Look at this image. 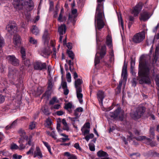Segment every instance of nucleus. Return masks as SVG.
<instances>
[{"label": "nucleus", "instance_id": "3", "mask_svg": "<svg viewBox=\"0 0 159 159\" xmlns=\"http://www.w3.org/2000/svg\"><path fill=\"white\" fill-rule=\"evenodd\" d=\"M13 4L14 7L17 9H21L25 5V7L28 9L30 11L32 10L34 8V4L32 0H14Z\"/></svg>", "mask_w": 159, "mask_h": 159}, {"label": "nucleus", "instance_id": "4", "mask_svg": "<svg viewBox=\"0 0 159 159\" xmlns=\"http://www.w3.org/2000/svg\"><path fill=\"white\" fill-rule=\"evenodd\" d=\"M146 108L142 105H139L135 108L134 111L130 113L131 116L134 119L140 118L145 111Z\"/></svg>", "mask_w": 159, "mask_h": 159}, {"label": "nucleus", "instance_id": "38", "mask_svg": "<svg viewBox=\"0 0 159 159\" xmlns=\"http://www.w3.org/2000/svg\"><path fill=\"white\" fill-rule=\"evenodd\" d=\"M81 130L83 135L85 136L87 134H88L89 133V129L82 128Z\"/></svg>", "mask_w": 159, "mask_h": 159}, {"label": "nucleus", "instance_id": "36", "mask_svg": "<svg viewBox=\"0 0 159 159\" xmlns=\"http://www.w3.org/2000/svg\"><path fill=\"white\" fill-rule=\"evenodd\" d=\"M52 81L53 80L52 79H49L48 80V88L49 90L51 89L53 86V83L52 82Z\"/></svg>", "mask_w": 159, "mask_h": 159}, {"label": "nucleus", "instance_id": "53", "mask_svg": "<svg viewBox=\"0 0 159 159\" xmlns=\"http://www.w3.org/2000/svg\"><path fill=\"white\" fill-rule=\"evenodd\" d=\"M22 157L21 155H19L17 154H14L13 155L12 158L13 159H20Z\"/></svg>", "mask_w": 159, "mask_h": 159}, {"label": "nucleus", "instance_id": "17", "mask_svg": "<svg viewBox=\"0 0 159 159\" xmlns=\"http://www.w3.org/2000/svg\"><path fill=\"white\" fill-rule=\"evenodd\" d=\"M16 27L15 23L12 22H10L6 27V30L11 34H12L14 30V28Z\"/></svg>", "mask_w": 159, "mask_h": 159}, {"label": "nucleus", "instance_id": "2", "mask_svg": "<svg viewBox=\"0 0 159 159\" xmlns=\"http://www.w3.org/2000/svg\"><path fill=\"white\" fill-rule=\"evenodd\" d=\"M104 0H97L98 4L95 16V23L96 30H100L103 28L105 24L103 21V7L102 2Z\"/></svg>", "mask_w": 159, "mask_h": 159}, {"label": "nucleus", "instance_id": "23", "mask_svg": "<svg viewBox=\"0 0 159 159\" xmlns=\"http://www.w3.org/2000/svg\"><path fill=\"white\" fill-rule=\"evenodd\" d=\"M66 30V25L63 24L61 25L58 27V31L60 35H62L65 33Z\"/></svg>", "mask_w": 159, "mask_h": 159}, {"label": "nucleus", "instance_id": "44", "mask_svg": "<svg viewBox=\"0 0 159 159\" xmlns=\"http://www.w3.org/2000/svg\"><path fill=\"white\" fill-rule=\"evenodd\" d=\"M98 53V52H97L95 55V65H96L98 64L99 63L100 61V60L99 58V57L97 56V54Z\"/></svg>", "mask_w": 159, "mask_h": 159}, {"label": "nucleus", "instance_id": "60", "mask_svg": "<svg viewBox=\"0 0 159 159\" xmlns=\"http://www.w3.org/2000/svg\"><path fill=\"white\" fill-rule=\"evenodd\" d=\"M128 133L129 135L128 136V139L129 140H131L134 138L133 135L131 132H129Z\"/></svg>", "mask_w": 159, "mask_h": 159}, {"label": "nucleus", "instance_id": "57", "mask_svg": "<svg viewBox=\"0 0 159 159\" xmlns=\"http://www.w3.org/2000/svg\"><path fill=\"white\" fill-rule=\"evenodd\" d=\"M155 80L156 81V83L157 85L159 86V76L157 75L156 76Z\"/></svg>", "mask_w": 159, "mask_h": 159}, {"label": "nucleus", "instance_id": "33", "mask_svg": "<svg viewBox=\"0 0 159 159\" xmlns=\"http://www.w3.org/2000/svg\"><path fill=\"white\" fill-rule=\"evenodd\" d=\"M46 132L48 135L52 137L54 139H57V135L55 134L54 131H52L51 132L48 131H47Z\"/></svg>", "mask_w": 159, "mask_h": 159}, {"label": "nucleus", "instance_id": "28", "mask_svg": "<svg viewBox=\"0 0 159 159\" xmlns=\"http://www.w3.org/2000/svg\"><path fill=\"white\" fill-rule=\"evenodd\" d=\"M76 16H73V15H69L68 18V22H71L72 23L73 25H74L75 22V18Z\"/></svg>", "mask_w": 159, "mask_h": 159}, {"label": "nucleus", "instance_id": "56", "mask_svg": "<svg viewBox=\"0 0 159 159\" xmlns=\"http://www.w3.org/2000/svg\"><path fill=\"white\" fill-rule=\"evenodd\" d=\"M90 127V125L89 123L87 122L85 123L83 127L82 128H84L85 129L87 128V129H89Z\"/></svg>", "mask_w": 159, "mask_h": 159}, {"label": "nucleus", "instance_id": "8", "mask_svg": "<svg viewBox=\"0 0 159 159\" xmlns=\"http://www.w3.org/2000/svg\"><path fill=\"white\" fill-rule=\"evenodd\" d=\"M135 138L136 140L139 141L146 140V144L148 145H150L152 147L155 146L157 145L155 142L152 141L150 139L147 138L144 136H140L137 137H135Z\"/></svg>", "mask_w": 159, "mask_h": 159}, {"label": "nucleus", "instance_id": "5", "mask_svg": "<svg viewBox=\"0 0 159 159\" xmlns=\"http://www.w3.org/2000/svg\"><path fill=\"white\" fill-rule=\"evenodd\" d=\"M124 113L121 111L119 108L117 109L115 111L110 112V116L111 118L113 119H117L120 120H123Z\"/></svg>", "mask_w": 159, "mask_h": 159}, {"label": "nucleus", "instance_id": "62", "mask_svg": "<svg viewBox=\"0 0 159 159\" xmlns=\"http://www.w3.org/2000/svg\"><path fill=\"white\" fill-rule=\"evenodd\" d=\"M53 53L52 55V57L53 58H56V49L53 47Z\"/></svg>", "mask_w": 159, "mask_h": 159}, {"label": "nucleus", "instance_id": "15", "mask_svg": "<svg viewBox=\"0 0 159 159\" xmlns=\"http://www.w3.org/2000/svg\"><path fill=\"white\" fill-rule=\"evenodd\" d=\"M45 47L42 48L41 50L40 54L42 56L46 57L50 55L51 52L49 49L48 45H45Z\"/></svg>", "mask_w": 159, "mask_h": 159}, {"label": "nucleus", "instance_id": "27", "mask_svg": "<svg viewBox=\"0 0 159 159\" xmlns=\"http://www.w3.org/2000/svg\"><path fill=\"white\" fill-rule=\"evenodd\" d=\"M24 140L22 139H20V140L19 141V143L20 144L19 145V149L20 150H23L25 148V146L24 144H23V143L24 142Z\"/></svg>", "mask_w": 159, "mask_h": 159}, {"label": "nucleus", "instance_id": "43", "mask_svg": "<svg viewBox=\"0 0 159 159\" xmlns=\"http://www.w3.org/2000/svg\"><path fill=\"white\" fill-rule=\"evenodd\" d=\"M29 41L30 43L33 44H35L37 43V40L32 37L30 38Z\"/></svg>", "mask_w": 159, "mask_h": 159}, {"label": "nucleus", "instance_id": "52", "mask_svg": "<svg viewBox=\"0 0 159 159\" xmlns=\"http://www.w3.org/2000/svg\"><path fill=\"white\" fill-rule=\"evenodd\" d=\"M35 122H31L29 128L31 129H34L35 127Z\"/></svg>", "mask_w": 159, "mask_h": 159}, {"label": "nucleus", "instance_id": "19", "mask_svg": "<svg viewBox=\"0 0 159 159\" xmlns=\"http://www.w3.org/2000/svg\"><path fill=\"white\" fill-rule=\"evenodd\" d=\"M33 155L34 157H37L38 158H42L43 155L39 147H36V150L34 152Z\"/></svg>", "mask_w": 159, "mask_h": 159}, {"label": "nucleus", "instance_id": "29", "mask_svg": "<svg viewBox=\"0 0 159 159\" xmlns=\"http://www.w3.org/2000/svg\"><path fill=\"white\" fill-rule=\"evenodd\" d=\"M31 31L33 34L35 35H37L39 33V30L38 28L35 25L33 26Z\"/></svg>", "mask_w": 159, "mask_h": 159}, {"label": "nucleus", "instance_id": "30", "mask_svg": "<svg viewBox=\"0 0 159 159\" xmlns=\"http://www.w3.org/2000/svg\"><path fill=\"white\" fill-rule=\"evenodd\" d=\"M51 94V93L49 91H47L43 94L42 98L48 100L50 97Z\"/></svg>", "mask_w": 159, "mask_h": 159}, {"label": "nucleus", "instance_id": "37", "mask_svg": "<svg viewBox=\"0 0 159 159\" xmlns=\"http://www.w3.org/2000/svg\"><path fill=\"white\" fill-rule=\"evenodd\" d=\"M17 121L16 120H15L10 125H8L6 127V129H9L11 128H13L15 126L16 124Z\"/></svg>", "mask_w": 159, "mask_h": 159}, {"label": "nucleus", "instance_id": "6", "mask_svg": "<svg viewBox=\"0 0 159 159\" xmlns=\"http://www.w3.org/2000/svg\"><path fill=\"white\" fill-rule=\"evenodd\" d=\"M145 38V33L143 31L136 34L133 36V42L135 43H139L142 42Z\"/></svg>", "mask_w": 159, "mask_h": 159}, {"label": "nucleus", "instance_id": "21", "mask_svg": "<svg viewBox=\"0 0 159 159\" xmlns=\"http://www.w3.org/2000/svg\"><path fill=\"white\" fill-rule=\"evenodd\" d=\"M76 91L77 98L79 102L81 104L83 103V102L82 99L83 95L81 93L82 91V89H78L76 90Z\"/></svg>", "mask_w": 159, "mask_h": 159}, {"label": "nucleus", "instance_id": "59", "mask_svg": "<svg viewBox=\"0 0 159 159\" xmlns=\"http://www.w3.org/2000/svg\"><path fill=\"white\" fill-rule=\"evenodd\" d=\"M77 10L76 9H73L72 10V14L70 15H73V16H76V14L77 12Z\"/></svg>", "mask_w": 159, "mask_h": 159}, {"label": "nucleus", "instance_id": "48", "mask_svg": "<svg viewBox=\"0 0 159 159\" xmlns=\"http://www.w3.org/2000/svg\"><path fill=\"white\" fill-rule=\"evenodd\" d=\"M19 148V146L15 143H12L11 146V149L12 150L18 149Z\"/></svg>", "mask_w": 159, "mask_h": 159}, {"label": "nucleus", "instance_id": "10", "mask_svg": "<svg viewBox=\"0 0 159 159\" xmlns=\"http://www.w3.org/2000/svg\"><path fill=\"white\" fill-rule=\"evenodd\" d=\"M143 7V3L140 2L137 4L134 7L132 11V13L135 16H137Z\"/></svg>", "mask_w": 159, "mask_h": 159}, {"label": "nucleus", "instance_id": "26", "mask_svg": "<svg viewBox=\"0 0 159 159\" xmlns=\"http://www.w3.org/2000/svg\"><path fill=\"white\" fill-rule=\"evenodd\" d=\"M98 156L100 157H107L108 156L107 153L102 150L98 151L97 153Z\"/></svg>", "mask_w": 159, "mask_h": 159}, {"label": "nucleus", "instance_id": "12", "mask_svg": "<svg viewBox=\"0 0 159 159\" xmlns=\"http://www.w3.org/2000/svg\"><path fill=\"white\" fill-rule=\"evenodd\" d=\"M83 111V109L81 107H79L77 108L74 111V114L76 116L75 117L71 118L69 117V118L73 122H75L76 120L77 119V117H79L80 115V113Z\"/></svg>", "mask_w": 159, "mask_h": 159}, {"label": "nucleus", "instance_id": "61", "mask_svg": "<svg viewBox=\"0 0 159 159\" xmlns=\"http://www.w3.org/2000/svg\"><path fill=\"white\" fill-rule=\"evenodd\" d=\"M63 16L61 13H60L58 18V21L60 22H63V20L62 19Z\"/></svg>", "mask_w": 159, "mask_h": 159}, {"label": "nucleus", "instance_id": "20", "mask_svg": "<svg viewBox=\"0 0 159 159\" xmlns=\"http://www.w3.org/2000/svg\"><path fill=\"white\" fill-rule=\"evenodd\" d=\"M107 49L106 46L104 45L102 46L99 52H98L100 55V57L101 59L102 58L106 53Z\"/></svg>", "mask_w": 159, "mask_h": 159}, {"label": "nucleus", "instance_id": "25", "mask_svg": "<svg viewBox=\"0 0 159 159\" xmlns=\"http://www.w3.org/2000/svg\"><path fill=\"white\" fill-rule=\"evenodd\" d=\"M104 93L101 91H99L97 93V97L99 102L102 103L104 98Z\"/></svg>", "mask_w": 159, "mask_h": 159}, {"label": "nucleus", "instance_id": "40", "mask_svg": "<svg viewBox=\"0 0 159 159\" xmlns=\"http://www.w3.org/2000/svg\"><path fill=\"white\" fill-rule=\"evenodd\" d=\"M67 53L68 56L73 60L74 58V55L73 52L70 50H67Z\"/></svg>", "mask_w": 159, "mask_h": 159}, {"label": "nucleus", "instance_id": "34", "mask_svg": "<svg viewBox=\"0 0 159 159\" xmlns=\"http://www.w3.org/2000/svg\"><path fill=\"white\" fill-rule=\"evenodd\" d=\"M72 103L70 102H69L65 104L64 108L70 112L71 111L70 109L72 108Z\"/></svg>", "mask_w": 159, "mask_h": 159}, {"label": "nucleus", "instance_id": "63", "mask_svg": "<svg viewBox=\"0 0 159 159\" xmlns=\"http://www.w3.org/2000/svg\"><path fill=\"white\" fill-rule=\"evenodd\" d=\"M62 88L64 89H66L67 88L66 83V82H62Z\"/></svg>", "mask_w": 159, "mask_h": 159}, {"label": "nucleus", "instance_id": "41", "mask_svg": "<svg viewBox=\"0 0 159 159\" xmlns=\"http://www.w3.org/2000/svg\"><path fill=\"white\" fill-rule=\"evenodd\" d=\"M121 76L123 77V80L126 81L127 76V71L122 70Z\"/></svg>", "mask_w": 159, "mask_h": 159}, {"label": "nucleus", "instance_id": "50", "mask_svg": "<svg viewBox=\"0 0 159 159\" xmlns=\"http://www.w3.org/2000/svg\"><path fill=\"white\" fill-rule=\"evenodd\" d=\"M4 41L3 38L0 36V48H2L4 45Z\"/></svg>", "mask_w": 159, "mask_h": 159}, {"label": "nucleus", "instance_id": "55", "mask_svg": "<svg viewBox=\"0 0 159 159\" xmlns=\"http://www.w3.org/2000/svg\"><path fill=\"white\" fill-rule=\"evenodd\" d=\"M5 101V97L2 94H0V104L4 102Z\"/></svg>", "mask_w": 159, "mask_h": 159}, {"label": "nucleus", "instance_id": "64", "mask_svg": "<svg viewBox=\"0 0 159 159\" xmlns=\"http://www.w3.org/2000/svg\"><path fill=\"white\" fill-rule=\"evenodd\" d=\"M68 159H77L76 157L73 154L71 155L69 157Z\"/></svg>", "mask_w": 159, "mask_h": 159}, {"label": "nucleus", "instance_id": "9", "mask_svg": "<svg viewBox=\"0 0 159 159\" xmlns=\"http://www.w3.org/2000/svg\"><path fill=\"white\" fill-rule=\"evenodd\" d=\"M34 68L35 70H42L46 69V65L45 63H43L40 61H37L33 64Z\"/></svg>", "mask_w": 159, "mask_h": 159}, {"label": "nucleus", "instance_id": "45", "mask_svg": "<svg viewBox=\"0 0 159 159\" xmlns=\"http://www.w3.org/2000/svg\"><path fill=\"white\" fill-rule=\"evenodd\" d=\"M118 19L120 25L121 26L122 29L123 30L124 29V26L123 20L122 19L121 17V16L120 17V19L119 17H118Z\"/></svg>", "mask_w": 159, "mask_h": 159}, {"label": "nucleus", "instance_id": "14", "mask_svg": "<svg viewBox=\"0 0 159 159\" xmlns=\"http://www.w3.org/2000/svg\"><path fill=\"white\" fill-rule=\"evenodd\" d=\"M7 59L9 61L11 64L15 66L19 65V61L14 55H9L7 57Z\"/></svg>", "mask_w": 159, "mask_h": 159}, {"label": "nucleus", "instance_id": "22", "mask_svg": "<svg viewBox=\"0 0 159 159\" xmlns=\"http://www.w3.org/2000/svg\"><path fill=\"white\" fill-rule=\"evenodd\" d=\"M112 40L111 36L109 35H107V37L106 43L108 47L110 48H112Z\"/></svg>", "mask_w": 159, "mask_h": 159}, {"label": "nucleus", "instance_id": "16", "mask_svg": "<svg viewBox=\"0 0 159 159\" xmlns=\"http://www.w3.org/2000/svg\"><path fill=\"white\" fill-rule=\"evenodd\" d=\"M150 17L149 13L143 10L142 12L140 14L139 19L141 21H145L148 19Z\"/></svg>", "mask_w": 159, "mask_h": 159}, {"label": "nucleus", "instance_id": "47", "mask_svg": "<svg viewBox=\"0 0 159 159\" xmlns=\"http://www.w3.org/2000/svg\"><path fill=\"white\" fill-rule=\"evenodd\" d=\"M61 108V105L59 104L55 105L53 106H52L50 107V109L51 110H53V109H58Z\"/></svg>", "mask_w": 159, "mask_h": 159}, {"label": "nucleus", "instance_id": "7", "mask_svg": "<svg viewBox=\"0 0 159 159\" xmlns=\"http://www.w3.org/2000/svg\"><path fill=\"white\" fill-rule=\"evenodd\" d=\"M18 132L20 136L21 137L20 139H22L23 140L25 139L27 142V143H26V144H28L29 145H31L32 137V136L31 135H30L29 136H28L26 135V133L25 130L22 129H20Z\"/></svg>", "mask_w": 159, "mask_h": 159}, {"label": "nucleus", "instance_id": "54", "mask_svg": "<svg viewBox=\"0 0 159 159\" xmlns=\"http://www.w3.org/2000/svg\"><path fill=\"white\" fill-rule=\"evenodd\" d=\"M34 149V148L33 146H32L30 149V150L27 152L26 154L27 155L32 154L33 155V151Z\"/></svg>", "mask_w": 159, "mask_h": 159}, {"label": "nucleus", "instance_id": "1", "mask_svg": "<svg viewBox=\"0 0 159 159\" xmlns=\"http://www.w3.org/2000/svg\"><path fill=\"white\" fill-rule=\"evenodd\" d=\"M159 57V48L157 47L152 63H149L147 59H150L149 57L142 56L140 58L138 74L140 78L139 83L140 84H150L155 76V67L153 64L156 62Z\"/></svg>", "mask_w": 159, "mask_h": 159}, {"label": "nucleus", "instance_id": "31", "mask_svg": "<svg viewBox=\"0 0 159 159\" xmlns=\"http://www.w3.org/2000/svg\"><path fill=\"white\" fill-rule=\"evenodd\" d=\"M60 135L64 137L65 138H61L60 139V141H62L63 142H66L67 141L70 140V139L68 138V136L64 134H60Z\"/></svg>", "mask_w": 159, "mask_h": 159}, {"label": "nucleus", "instance_id": "39", "mask_svg": "<svg viewBox=\"0 0 159 159\" xmlns=\"http://www.w3.org/2000/svg\"><path fill=\"white\" fill-rule=\"evenodd\" d=\"M42 142H43V144H44V145L45 146V147H46V148L48 149L49 152H50V153L51 154H52V152H51V149L50 146L49 145L48 143L47 142H44L43 141Z\"/></svg>", "mask_w": 159, "mask_h": 159}, {"label": "nucleus", "instance_id": "32", "mask_svg": "<svg viewBox=\"0 0 159 159\" xmlns=\"http://www.w3.org/2000/svg\"><path fill=\"white\" fill-rule=\"evenodd\" d=\"M20 53L22 55V57L23 60H25V50L23 47H21L20 48Z\"/></svg>", "mask_w": 159, "mask_h": 159}, {"label": "nucleus", "instance_id": "18", "mask_svg": "<svg viewBox=\"0 0 159 159\" xmlns=\"http://www.w3.org/2000/svg\"><path fill=\"white\" fill-rule=\"evenodd\" d=\"M50 39L49 34L47 30H45L42 37L44 45H48L49 40Z\"/></svg>", "mask_w": 159, "mask_h": 159}, {"label": "nucleus", "instance_id": "46", "mask_svg": "<svg viewBox=\"0 0 159 159\" xmlns=\"http://www.w3.org/2000/svg\"><path fill=\"white\" fill-rule=\"evenodd\" d=\"M94 137V135L93 134H91L88 135L85 137L84 139L87 141H88L90 139H92Z\"/></svg>", "mask_w": 159, "mask_h": 159}, {"label": "nucleus", "instance_id": "42", "mask_svg": "<svg viewBox=\"0 0 159 159\" xmlns=\"http://www.w3.org/2000/svg\"><path fill=\"white\" fill-rule=\"evenodd\" d=\"M58 101H57V98L55 97L52 98V99L49 102V104L50 105H53L55 103H57Z\"/></svg>", "mask_w": 159, "mask_h": 159}, {"label": "nucleus", "instance_id": "35", "mask_svg": "<svg viewBox=\"0 0 159 159\" xmlns=\"http://www.w3.org/2000/svg\"><path fill=\"white\" fill-rule=\"evenodd\" d=\"M52 124V122L51 120L50 119H48L46 120V127H49V129L51 130H52V128L50 127V126Z\"/></svg>", "mask_w": 159, "mask_h": 159}, {"label": "nucleus", "instance_id": "51", "mask_svg": "<svg viewBox=\"0 0 159 159\" xmlns=\"http://www.w3.org/2000/svg\"><path fill=\"white\" fill-rule=\"evenodd\" d=\"M89 149L92 151H94L95 150V146L94 144L90 143L89 144Z\"/></svg>", "mask_w": 159, "mask_h": 159}, {"label": "nucleus", "instance_id": "58", "mask_svg": "<svg viewBox=\"0 0 159 159\" xmlns=\"http://www.w3.org/2000/svg\"><path fill=\"white\" fill-rule=\"evenodd\" d=\"M74 147L77 149L79 150H81V148L79 144L78 143H75L74 145Z\"/></svg>", "mask_w": 159, "mask_h": 159}, {"label": "nucleus", "instance_id": "24", "mask_svg": "<svg viewBox=\"0 0 159 159\" xmlns=\"http://www.w3.org/2000/svg\"><path fill=\"white\" fill-rule=\"evenodd\" d=\"M82 83V79H78L75 80V86L76 89V90L78 89H82L81 87V84Z\"/></svg>", "mask_w": 159, "mask_h": 159}, {"label": "nucleus", "instance_id": "13", "mask_svg": "<svg viewBox=\"0 0 159 159\" xmlns=\"http://www.w3.org/2000/svg\"><path fill=\"white\" fill-rule=\"evenodd\" d=\"M21 43V39L19 35L16 34L14 36L13 40V43L16 47H18L20 46Z\"/></svg>", "mask_w": 159, "mask_h": 159}, {"label": "nucleus", "instance_id": "11", "mask_svg": "<svg viewBox=\"0 0 159 159\" xmlns=\"http://www.w3.org/2000/svg\"><path fill=\"white\" fill-rule=\"evenodd\" d=\"M18 71L17 70L14 69H10L8 75V78L11 81L13 82V80L16 78Z\"/></svg>", "mask_w": 159, "mask_h": 159}, {"label": "nucleus", "instance_id": "49", "mask_svg": "<svg viewBox=\"0 0 159 159\" xmlns=\"http://www.w3.org/2000/svg\"><path fill=\"white\" fill-rule=\"evenodd\" d=\"M66 78L67 81L68 82H70L71 81V76L70 73L69 72L67 73L66 74Z\"/></svg>", "mask_w": 159, "mask_h": 159}]
</instances>
